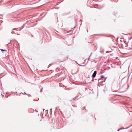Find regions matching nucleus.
<instances>
[{
	"instance_id": "f257e3e1",
	"label": "nucleus",
	"mask_w": 132,
	"mask_h": 132,
	"mask_svg": "<svg viewBox=\"0 0 132 132\" xmlns=\"http://www.w3.org/2000/svg\"><path fill=\"white\" fill-rule=\"evenodd\" d=\"M96 71H94V72L93 73V75H92V76L93 77V78H94L95 76H96Z\"/></svg>"
},
{
	"instance_id": "7ed1b4c3",
	"label": "nucleus",
	"mask_w": 132,
	"mask_h": 132,
	"mask_svg": "<svg viewBox=\"0 0 132 132\" xmlns=\"http://www.w3.org/2000/svg\"><path fill=\"white\" fill-rule=\"evenodd\" d=\"M101 77L102 78H104V77L103 76H101Z\"/></svg>"
},
{
	"instance_id": "f03ea898",
	"label": "nucleus",
	"mask_w": 132,
	"mask_h": 132,
	"mask_svg": "<svg viewBox=\"0 0 132 132\" xmlns=\"http://www.w3.org/2000/svg\"><path fill=\"white\" fill-rule=\"evenodd\" d=\"M1 50L2 51H5L6 52H7V51L6 50H3L2 49H1Z\"/></svg>"
}]
</instances>
